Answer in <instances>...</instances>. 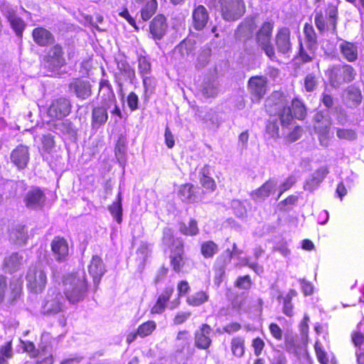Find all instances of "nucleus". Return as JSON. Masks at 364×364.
I'll return each mask as SVG.
<instances>
[{"label":"nucleus","mask_w":364,"mask_h":364,"mask_svg":"<svg viewBox=\"0 0 364 364\" xmlns=\"http://www.w3.org/2000/svg\"><path fill=\"white\" fill-rule=\"evenodd\" d=\"M161 242L170 249L169 263L172 270L176 274L183 272L186 259L183 240L175 237L171 228L165 227L162 230Z\"/></svg>","instance_id":"f257e3e1"},{"label":"nucleus","mask_w":364,"mask_h":364,"mask_svg":"<svg viewBox=\"0 0 364 364\" xmlns=\"http://www.w3.org/2000/svg\"><path fill=\"white\" fill-rule=\"evenodd\" d=\"M264 109L270 117H278L282 127H287L294 120L288 100L281 90H275L271 93L265 100Z\"/></svg>","instance_id":"f03ea898"},{"label":"nucleus","mask_w":364,"mask_h":364,"mask_svg":"<svg viewBox=\"0 0 364 364\" xmlns=\"http://www.w3.org/2000/svg\"><path fill=\"white\" fill-rule=\"evenodd\" d=\"M64 295L71 304L82 301L88 291V283L84 272L70 273L63 280Z\"/></svg>","instance_id":"7ed1b4c3"},{"label":"nucleus","mask_w":364,"mask_h":364,"mask_svg":"<svg viewBox=\"0 0 364 364\" xmlns=\"http://www.w3.org/2000/svg\"><path fill=\"white\" fill-rule=\"evenodd\" d=\"M208 6L218 9L222 18L226 21H237L246 11L244 0H209Z\"/></svg>","instance_id":"20e7f679"},{"label":"nucleus","mask_w":364,"mask_h":364,"mask_svg":"<svg viewBox=\"0 0 364 364\" xmlns=\"http://www.w3.org/2000/svg\"><path fill=\"white\" fill-rule=\"evenodd\" d=\"M338 5L328 4L324 10L315 11V25L321 34L325 32L337 34Z\"/></svg>","instance_id":"39448f33"},{"label":"nucleus","mask_w":364,"mask_h":364,"mask_svg":"<svg viewBox=\"0 0 364 364\" xmlns=\"http://www.w3.org/2000/svg\"><path fill=\"white\" fill-rule=\"evenodd\" d=\"M274 27V24L272 21H264L257 30L255 36L257 44L271 60L276 59L275 50L272 43Z\"/></svg>","instance_id":"423d86ee"},{"label":"nucleus","mask_w":364,"mask_h":364,"mask_svg":"<svg viewBox=\"0 0 364 364\" xmlns=\"http://www.w3.org/2000/svg\"><path fill=\"white\" fill-rule=\"evenodd\" d=\"M72 108V102L66 96H60L53 99L46 111L49 122L55 123L67 117L70 114Z\"/></svg>","instance_id":"0eeeda50"},{"label":"nucleus","mask_w":364,"mask_h":364,"mask_svg":"<svg viewBox=\"0 0 364 364\" xmlns=\"http://www.w3.org/2000/svg\"><path fill=\"white\" fill-rule=\"evenodd\" d=\"M26 279L28 288L33 292H42L47 284V276L39 264L31 265L28 269Z\"/></svg>","instance_id":"6e6552de"},{"label":"nucleus","mask_w":364,"mask_h":364,"mask_svg":"<svg viewBox=\"0 0 364 364\" xmlns=\"http://www.w3.org/2000/svg\"><path fill=\"white\" fill-rule=\"evenodd\" d=\"M247 90L252 102L259 103L268 91V79L266 76L257 75L247 81Z\"/></svg>","instance_id":"1a4fd4ad"},{"label":"nucleus","mask_w":364,"mask_h":364,"mask_svg":"<svg viewBox=\"0 0 364 364\" xmlns=\"http://www.w3.org/2000/svg\"><path fill=\"white\" fill-rule=\"evenodd\" d=\"M314 129L318 135L320 144L327 146L331 127V120L327 117L323 111H318L314 116Z\"/></svg>","instance_id":"9d476101"},{"label":"nucleus","mask_w":364,"mask_h":364,"mask_svg":"<svg viewBox=\"0 0 364 364\" xmlns=\"http://www.w3.org/2000/svg\"><path fill=\"white\" fill-rule=\"evenodd\" d=\"M21 287L17 281H11L4 275L0 274V304L8 296V301L13 304L21 295Z\"/></svg>","instance_id":"9b49d317"},{"label":"nucleus","mask_w":364,"mask_h":364,"mask_svg":"<svg viewBox=\"0 0 364 364\" xmlns=\"http://www.w3.org/2000/svg\"><path fill=\"white\" fill-rule=\"evenodd\" d=\"M356 72L354 68L347 63L334 65L329 69V79L337 83L350 82L355 78Z\"/></svg>","instance_id":"f8f14e48"},{"label":"nucleus","mask_w":364,"mask_h":364,"mask_svg":"<svg viewBox=\"0 0 364 364\" xmlns=\"http://www.w3.org/2000/svg\"><path fill=\"white\" fill-rule=\"evenodd\" d=\"M52 46L44 55L43 61L53 68H61L67 64L63 47L60 43H53Z\"/></svg>","instance_id":"ddd939ff"},{"label":"nucleus","mask_w":364,"mask_h":364,"mask_svg":"<svg viewBox=\"0 0 364 364\" xmlns=\"http://www.w3.org/2000/svg\"><path fill=\"white\" fill-rule=\"evenodd\" d=\"M213 328L208 323H202L194 332V346L199 350H206L212 345Z\"/></svg>","instance_id":"4468645a"},{"label":"nucleus","mask_w":364,"mask_h":364,"mask_svg":"<svg viewBox=\"0 0 364 364\" xmlns=\"http://www.w3.org/2000/svg\"><path fill=\"white\" fill-rule=\"evenodd\" d=\"M149 33L155 41L161 40L166 34L168 22L166 17L162 14H157L149 23Z\"/></svg>","instance_id":"2eb2a0df"},{"label":"nucleus","mask_w":364,"mask_h":364,"mask_svg":"<svg viewBox=\"0 0 364 364\" xmlns=\"http://www.w3.org/2000/svg\"><path fill=\"white\" fill-rule=\"evenodd\" d=\"M10 159L18 170L25 169L30 161L28 146L23 144L16 146L11 152Z\"/></svg>","instance_id":"dca6fc26"},{"label":"nucleus","mask_w":364,"mask_h":364,"mask_svg":"<svg viewBox=\"0 0 364 364\" xmlns=\"http://www.w3.org/2000/svg\"><path fill=\"white\" fill-rule=\"evenodd\" d=\"M51 251L58 262L67 260L69 255V246L67 240L62 236H55L50 242Z\"/></svg>","instance_id":"f3484780"},{"label":"nucleus","mask_w":364,"mask_h":364,"mask_svg":"<svg viewBox=\"0 0 364 364\" xmlns=\"http://www.w3.org/2000/svg\"><path fill=\"white\" fill-rule=\"evenodd\" d=\"M63 296L60 291H54L43 304V312L46 315H55L63 310Z\"/></svg>","instance_id":"a211bd4d"},{"label":"nucleus","mask_w":364,"mask_h":364,"mask_svg":"<svg viewBox=\"0 0 364 364\" xmlns=\"http://www.w3.org/2000/svg\"><path fill=\"white\" fill-rule=\"evenodd\" d=\"M31 36L34 43L39 47H48L55 41L53 33L43 26H38L33 29Z\"/></svg>","instance_id":"6ab92c4d"},{"label":"nucleus","mask_w":364,"mask_h":364,"mask_svg":"<svg viewBox=\"0 0 364 364\" xmlns=\"http://www.w3.org/2000/svg\"><path fill=\"white\" fill-rule=\"evenodd\" d=\"M24 203L28 208H37L43 206L46 201V195L39 187H32L24 196Z\"/></svg>","instance_id":"aec40b11"},{"label":"nucleus","mask_w":364,"mask_h":364,"mask_svg":"<svg viewBox=\"0 0 364 364\" xmlns=\"http://www.w3.org/2000/svg\"><path fill=\"white\" fill-rule=\"evenodd\" d=\"M68 87L74 92L77 97L82 100L87 99L92 95V85L90 82L82 77L73 78Z\"/></svg>","instance_id":"412c9836"},{"label":"nucleus","mask_w":364,"mask_h":364,"mask_svg":"<svg viewBox=\"0 0 364 364\" xmlns=\"http://www.w3.org/2000/svg\"><path fill=\"white\" fill-rule=\"evenodd\" d=\"M88 272L92 278L94 284L97 287L102 277L107 272L105 264L99 255H93L88 265Z\"/></svg>","instance_id":"4be33fe9"},{"label":"nucleus","mask_w":364,"mask_h":364,"mask_svg":"<svg viewBox=\"0 0 364 364\" xmlns=\"http://www.w3.org/2000/svg\"><path fill=\"white\" fill-rule=\"evenodd\" d=\"M275 45L277 51L286 54L291 49V31L287 27L279 28L275 36Z\"/></svg>","instance_id":"5701e85b"},{"label":"nucleus","mask_w":364,"mask_h":364,"mask_svg":"<svg viewBox=\"0 0 364 364\" xmlns=\"http://www.w3.org/2000/svg\"><path fill=\"white\" fill-rule=\"evenodd\" d=\"M174 289L171 286H166L163 291L158 296L156 302L150 309L152 315L161 314L167 307V304L171 298Z\"/></svg>","instance_id":"b1692460"},{"label":"nucleus","mask_w":364,"mask_h":364,"mask_svg":"<svg viewBox=\"0 0 364 364\" xmlns=\"http://www.w3.org/2000/svg\"><path fill=\"white\" fill-rule=\"evenodd\" d=\"M209 20V14L203 5L195 6L192 11V26L196 31H202Z\"/></svg>","instance_id":"393cba45"},{"label":"nucleus","mask_w":364,"mask_h":364,"mask_svg":"<svg viewBox=\"0 0 364 364\" xmlns=\"http://www.w3.org/2000/svg\"><path fill=\"white\" fill-rule=\"evenodd\" d=\"M109 104H103L94 107L92 109L91 126L93 129H98L106 124L108 120Z\"/></svg>","instance_id":"a878e982"},{"label":"nucleus","mask_w":364,"mask_h":364,"mask_svg":"<svg viewBox=\"0 0 364 364\" xmlns=\"http://www.w3.org/2000/svg\"><path fill=\"white\" fill-rule=\"evenodd\" d=\"M338 47L341 56L347 62L354 63L358 59V47L355 43L342 40Z\"/></svg>","instance_id":"bb28decb"},{"label":"nucleus","mask_w":364,"mask_h":364,"mask_svg":"<svg viewBox=\"0 0 364 364\" xmlns=\"http://www.w3.org/2000/svg\"><path fill=\"white\" fill-rule=\"evenodd\" d=\"M276 181L274 178H269L261 186L253 191L250 196L254 200H264L267 198L276 186Z\"/></svg>","instance_id":"cd10ccee"},{"label":"nucleus","mask_w":364,"mask_h":364,"mask_svg":"<svg viewBox=\"0 0 364 364\" xmlns=\"http://www.w3.org/2000/svg\"><path fill=\"white\" fill-rule=\"evenodd\" d=\"M101 95L102 103L115 102L116 97L110 82L107 79H101L99 82V95Z\"/></svg>","instance_id":"c85d7f7f"},{"label":"nucleus","mask_w":364,"mask_h":364,"mask_svg":"<svg viewBox=\"0 0 364 364\" xmlns=\"http://www.w3.org/2000/svg\"><path fill=\"white\" fill-rule=\"evenodd\" d=\"M197 189L191 183H186L179 186L178 196L183 202L194 203L197 198Z\"/></svg>","instance_id":"c756f323"},{"label":"nucleus","mask_w":364,"mask_h":364,"mask_svg":"<svg viewBox=\"0 0 364 364\" xmlns=\"http://www.w3.org/2000/svg\"><path fill=\"white\" fill-rule=\"evenodd\" d=\"M297 291L295 289H291L285 296L280 294L277 297V299L282 304L283 314L288 317H292L294 315L292 299L297 296Z\"/></svg>","instance_id":"7c9ffc66"},{"label":"nucleus","mask_w":364,"mask_h":364,"mask_svg":"<svg viewBox=\"0 0 364 364\" xmlns=\"http://www.w3.org/2000/svg\"><path fill=\"white\" fill-rule=\"evenodd\" d=\"M9 236L14 243L21 245H26L28 240V234L25 225H17L9 232Z\"/></svg>","instance_id":"2f4dec72"},{"label":"nucleus","mask_w":364,"mask_h":364,"mask_svg":"<svg viewBox=\"0 0 364 364\" xmlns=\"http://www.w3.org/2000/svg\"><path fill=\"white\" fill-rule=\"evenodd\" d=\"M311 70L312 71L308 73L304 79V86L308 92H313L317 86L318 78L321 73L318 62L311 65Z\"/></svg>","instance_id":"473e14b6"},{"label":"nucleus","mask_w":364,"mask_h":364,"mask_svg":"<svg viewBox=\"0 0 364 364\" xmlns=\"http://www.w3.org/2000/svg\"><path fill=\"white\" fill-rule=\"evenodd\" d=\"M6 17L16 35L19 38H22L23 33L26 26L25 21L21 17L18 16L14 11H8Z\"/></svg>","instance_id":"72a5a7b5"},{"label":"nucleus","mask_w":364,"mask_h":364,"mask_svg":"<svg viewBox=\"0 0 364 364\" xmlns=\"http://www.w3.org/2000/svg\"><path fill=\"white\" fill-rule=\"evenodd\" d=\"M178 225V231L184 236L194 237L199 234L198 223L195 218H190L188 223L180 221Z\"/></svg>","instance_id":"f704fd0d"},{"label":"nucleus","mask_w":364,"mask_h":364,"mask_svg":"<svg viewBox=\"0 0 364 364\" xmlns=\"http://www.w3.org/2000/svg\"><path fill=\"white\" fill-rule=\"evenodd\" d=\"M23 257L18 252H13L6 257L3 262V267L9 272H14L20 269L23 264Z\"/></svg>","instance_id":"c9c22d12"},{"label":"nucleus","mask_w":364,"mask_h":364,"mask_svg":"<svg viewBox=\"0 0 364 364\" xmlns=\"http://www.w3.org/2000/svg\"><path fill=\"white\" fill-rule=\"evenodd\" d=\"M304 33L305 36V42L307 48L312 52H314L318 47V38L317 34L313 27L309 23H305L304 26Z\"/></svg>","instance_id":"e433bc0d"},{"label":"nucleus","mask_w":364,"mask_h":364,"mask_svg":"<svg viewBox=\"0 0 364 364\" xmlns=\"http://www.w3.org/2000/svg\"><path fill=\"white\" fill-rule=\"evenodd\" d=\"M200 185L209 192H213L216 189V183L215 180L210 177V167L208 165H205L200 171Z\"/></svg>","instance_id":"4c0bfd02"},{"label":"nucleus","mask_w":364,"mask_h":364,"mask_svg":"<svg viewBox=\"0 0 364 364\" xmlns=\"http://www.w3.org/2000/svg\"><path fill=\"white\" fill-rule=\"evenodd\" d=\"M119 75H122L125 81L133 83L136 79V73L134 68L127 60H121L117 63Z\"/></svg>","instance_id":"58836bf2"},{"label":"nucleus","mask_w":364,"mask_h":364,"mask_svg":"<svg viewBox=\"0 0 364 364\" xmlns=\"http://www.w3.org/2000/svg\"><path fill=\"white\" fill-rule=\"evenodd\" d=\"M230 350L236 358H242L245 353V339L240 336H234L230 340Z\"/></svg>","instance_id":"ea45409f"},{"label":"nucleus","mask_w":364,"mask_h":364,"mask_svg":"<svg viewBox=\"0 0 364 364\" xmlns=\"http://www.w3.org/2000/svg\"><path fill=\"white\" fill-rule=\"evenodd\" d=\"M255 23L253 21L251 23L243 22L237 27L235 35L237 38L243 41L244 43H246L248 40L252 38Z\"/></svg>","instance_id":"a19ab883"},{"label":"nucleus","mask_w":364,"mask_h":364,"mask_svg":"<svg viewBox=\"0 0 364 364\" xmlns=\"http://www.w3.org/2000/svg\"><path fill=\"white\" fill-rule=\"evenodd\" d=\"M292 110L293 119L304 120L306 117L307 110L305 104L298 97H294L289 105Z\"/></svg>","instance_id":"79ce46f5"},{"label":"nucleus","mask_w":364,"mask_h":364,"mask_svg":"<svg viewBox=\"0 0 364 364\" xmlns=\"http://www.w3.org/2000/svg\"><path fill=\"white\" fill-rule=\"evenodd\" d=\"M218 250V245L211 240L203 241L200 245V254L205 259L213 258Z\"/></svg>","instance_id":"37998d69"},{"label":"nucleus","mask_w":364,"mask_h":364,"mask_svg":"<svg viewBox=\"0 0 364 364\" xmlns=\"http://www.w3.org/2000/svg\"><path fill=\"white\" fill-rule=\"evenodd\" d=\"M209 300V294L205 291H198L188 296L186 299V303L191 306H200Z\"/></svg>","instance_id":"c03bdc74"},{"label":"nucleus","mask_w":364,"mask_h":364,"mask_svg":"<svg viewBox=\"0 0 364 364\" xmlns=\"http://www.w3.org/2000/svg\"><path fill=\"white\" fill-rule=\"evenodd\" d=\"M122 192L119 191L117 196L116 201L113 202L108 206L112 216L114 218L117 223L120 224L122 221Z\"/></svg>","instance_id":"a18cd8bd"},{"label":"nucleus","mask_w":364,"mask_h":364,"mask_svg":"<svg viewBox=\"0 0 364 364\" xmlns=\"http://www.w3.org/2000/svg\"><path fill=\"white\" fill-rule=\"evenodd\" d=\"M158 9V1L156 0H149L141 8L140 13L143 21L149 20L156 12Z\"/></svg>","instance_id":"49530a36"},{"label":"nucleus","mask_w":364,"mask_h":364,"mask_svg":"<svg viewBox=\"0 0 364 364\" xmlns=\"http://www.w3.org/2000/svg\"><path fill=\"white\" fill-rule=\"evenodd\" d=\"M156 323L153 320L146 321L141 323L136 328L137 333L140 338H145L151 336L156 329Z\"/></svg>","instance_id":"de8ad7c7"},{"label":"nucleus","mask_w":364,"mask_h":364,"mask_svg":"<svg viewBox=\"0 0 364 364\" xmlns=\"http://www.w3.org/2000/svg\"><path fill=\"white\" fill-rule=\"evenodd\" d=\"M14 356L13 341L10 340L0 346V364H4Z\"/></svg>","instance_id":"09e8293b"},{"label":"nucleus","mask_w":364,"mask_h":364,"mask_svg":"<svg viewBox=\"0 0 364 364\" xmlns=\"http://www.w3.org/2000/svg\"><path fill=\"white\" fill-rule=\"evenodd\" d=\"M213 267L214 277L213 283L216 287H220L225 277V267L228 264H224L223 262H218Z\"/></svg>","instance_id":"8fccbe9b"},{"label":"nucleus","mask_w":364,"mask_h":364,"mask_svg":"<svg viewBox=\"0 0 364 364\" xmlns=\"http://www.w3.org/2000/svg\"><path fill=\"white\" fill-rule=\"evenodd\" d=\"M139 73L141 76L147 75L151 73V63L148 57L139 55L137 57Z\"/></svg>","instance_id":"3c124183"},{"label":"nucleus","mask_w":364,"mask_h":364,"mask_svg":"<svg viewBox=\"0 0 364 364\" xmlns=\"http://www.w3.org/2000/svg\"><path fill=\"white\" fill-rule=\"evenodd\" d=\"M336 136L341 140L355 141L358 138L357 132L353 129L337 128Z\"/></svg>","instance_id":"603ef678"},{"label":"nucleus","mask_w":364,"mask_h":364,"mask_svg":"<svg viewBox=\"0 0 364 364\" xmlns=\"http://www.w3.org/2000/svg\"><path fill=\"white\" fill-rule=\"evenodd\" d=\"M227 255H221L217 258L218 262H223L224 264H230L234 256L240 255L242 251L237 248L236 243H233L232 250H227Z\"/></svg>","instance_id":"864d4df0"},{"label":"nucleus","mask_w":364,"mask_h":364,"mask_svg":"<svg viewBox=\"0 0 364 364\" xmlns=\"http://www.w3.org/2000/svg\"><path fill=\"white\" fill-rule=\"evenodd\" d=\"M252 285V281L249 274L238 277L234 282L235 287L240 289L249 290Z\"/></svg>","instance_id":"5fc2aeb1"},{"label":"nucleus","mask_w":364,"mask_h":364,"mask_svg":"<svg viewBox=\"0 0 364 364\" xmlns=\"http://www.w3.org/2000/svg\"><path fill=\"white\" fill-rule=\"evenodd\" d=\"M265 132L270 138L277 139L279 137V127L277 119L267 121Z\"/></svg>","instance_id":"6e6d98bb"},{"label":"nucleus","mask_w":364,"mask_h":364,"mask_svg":"<svg viewBox=\"0 0 364 364\" xmlns=\"http://www.w3.org/2000/svg\"><path fill=\"white\" fill-rule=\"evenodd\" d=\"M347 97L353 106L359 105L363 98L360 90L355 87H352L348 90Z\"/></svg>","instance_id":"4d7b16f0"},{"label":"nucleus","mask_w":364,"mask_h":364,"mask_svg":"<svg viewBox=\"0 0 364 364\" xmlns=\"http://www.w3.org/2000/svg\"><path fill=\"white\" fill-rule=\"evenodd\" d=\"M141 78L144 89V94L147 96V97H149V95L154 92L156 87L154 79L146 75L141 76Z\"/></svg>","instance_id":"13d9d810"},{"label":"nucleus","mask_w":364,"mask_h":364,"mask_svg":"<svg viewBox=\"0 0 364 364\" xmlns=\"http://www.w3.org/2000/svg\"><path fill=\"white\" fill-rule=\"evenodd\" d=\"M314 350L318 361L321 364H328V358L326 352L323 350L318 341L314 344Z\"/></svg>","instance_id":"bf43d9fd"},{"label":"nucleus","mask_w":364,"mask_h":364,"mask_svg":"<svg viewBox=\"0 0 364 364\" xmlns=\"http://www.w3.org/2000/svg\"><path fill=\"white\" fill-rule=\"evenodd\" d=\"M23 351L28 353L30 358H36L39 355V350L36 349L35 344L32 341H21Z\"/></svg>","instance_id":"052dcab7"},{"label":"nucleus","mask_w":364,"mask_h":364,"mask_svg":"<svg viewBox=\"0 0 364 364\" xmlns=\"http://www.w3.org/2000/svg\"><path fill=\"white\" fill-rule=\"evenodd\" d=\"M329 171L327 166H321L316 170L314 176L311 178V181L314 183H319L324 180L328 174Z\"/></svg>","instance_id":"680f3d73"},{"label":"nucleus","mask_w":364,"mask_h":364,"mask_svg":"<svg viewBox=\"0 0 364 364\" xmlns=\"http://www.w3.org/2000/svg\"><path fill=\"white\" fill-rule=\"evenodd\" d=\"M43 149L49 152L55 146V136L50 133L43 134L41 137Z\"/></svg>","instance_id":"e2e57ef3"},{"label":"nucleus","mask_w":364,"mask_h":364,"mask_svg":"<svg viewBox=\"0 0 364 364\" xmlns=\"http://www.w3.org/2000/svg\"><path fill=\"white\" fill-rule=\"evenodd\" d=\"M265 346L264 341L259 337H257L252 341V347L256 356H259Z\"/></svg>","instance_id":"0e129e2a"},{"label":"nucleus","mask_w":364,"mask_h":364,"mask_svg":"<svg viewBox=\"0 0 364 364\" xmlns=\"http://www.w3.org/2000/svg\"><path fill=\"white\" fill-rule=\"evenodd\" d=\"M269 330L272 336L277 341H281L283 338V331L276 323H270Z\"/></svg>","instance_id":"69168bd1"},{"label":"nucleus","mask_w":364,"mask_h":364,"mask_svg":"<svg viewBox=\"0 0 364 364\" xmlns=\"http://www.w3.org/2000/svg\"><path fill=\"white\" fill-rule=\"evenodd\" d=\"M296 183V180L294 176H288L280 186V191L278 194L277 199H279L281 196L287 191L290 189L294 184Z\"/></svg>","instance_id":"338daca9"},{"label":"nucleus","mask_w":364,"mask_h":364,"mask_svg":"<svg viewBox=\"0 0 364 364\" xmlns=\"http://www.w3.org/2000/svg\"><path fill=\"white\" fill-rule=\"evenodd\" d=\"M241 329L242 324L236 321L228 323L223 327V332L229 335L235 333Z\"/></svg>","instance_id":"774afa93"}]
</instances>
